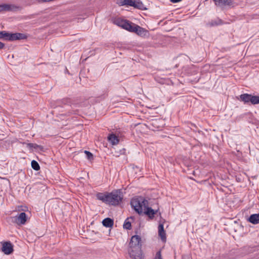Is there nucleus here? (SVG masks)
<instances>
[{
	"label": "nucleus",
	"instance_id": "1",
	"mask_svg": "<svg viewBox=\"0 0 259 259\" xmlns=\"http://www.w3.org/2000/svg\"><path fill=\"white\" fill-rule=\"evenodd\" d=\"M131 205L139 214H144L150 220L153 219L155 214L158 212V210H155L149 207L148 200L143 197L133 198L131 201Z\"/></svg>",
	"mask_w": 259,
	"mask_h": 259
},
{
	"label": "nucleus",
	"instance_id": "2",
	"mask_svg": "<svg viewBox=\"0 0 259 259\" xmlns=\"http://www.w3.org/2000/svg\"><path fill=\"white\" fill-rule=\"evenodd\" d=\"M96 197L103 202L113 206L118 205L123 199V195L120 190L113 191L110 193H98Z\"/></svg>",
	"mask_w": 259,
	"mask_h": 259
},
{
	"label": "nucleus",
	"instance_id": "3",
	"mask_svg": "<svg viewBox=\"0 0 259 259\" xmlns=\"http://www.w3.org/2000/svg\"><path fill=\"white\" fill-rule=\"evenodd\" d=\"M141 241V237L139 235H134L132 237L128 250L131 257L135 259H142Z\"/></svg>",
	"mask_w": 259,
	"mask_h": 259
},
{
	"label": "nucleus",
	"instance_id": "4",
	"mask_svg": "<svg viewBox=\"0 0 259 259\" xmlns=\"http://www.w3.org/2000/svg\"><path fill=\"white\" fill-rule=\"evenodd\" d=\"M27 35L22 33H11L6 31H0V39L13 41L26 39Z\"/></svg>",
	"mask_w": 259,
	"mask_h": 259
},
{
	"label": "nucleus",
	"instance_id": "5",
	"mask_svg": "<svg viewBox=\"0 0 259 259\" xmlns=\"http://www.w3.org/2000/svg\"><path fill=\"white\" fill-rule=\"evenodd\" d=\"M116 4L120 6H129L141 10L147 9L144 5L138 0H116Z\"/></svg>",
	"mask_w": 259,
	"mask_h": 259
},
{
	"label": "nucleus",
	"instance_id": "6",
	"mask_svg": "<svg viewBox=\"0 0 259 259\" xmlns=\"http://www.w3.org/2000/svg\"><path fill=\"white\" fill-rule=\"evenodd\" d=\"M113 22L115 25L121 27L123 29H124L127 31H129L130 29H131V25L132 22L128 20L122 19L120 18H114L113 20Z\"/></svg>",
	"mask_w": 259,
	"mask_h": 259
},
{
	"label": "nucleus",
	"instance_id": "7",
	"mask_svg": "<svg viewBox=\"0 0 259 259\" xmlns=\"http://www.w3.org/2000/svg\"><path fill=\"white\" fill-rule=\"evenodd\" d=\"M128 31L131 32H135L138 35L141 36H146L148 33V31L145 29L133 23H132L131 25V29H130Z\"/></svg>",
	"mask_w": 259,
	"mask_h": 259
},
{
	"label": "nucleus",
	"instance_id": "8",
	"mask_svg": "<svg viewBox=\"0 0 259 259\" xmlns=\"http://www.w3.org/2000/svg\"><path fill=\"white\" fill-rule=\"evenodd\" d=\"M11 219L12 222L19 225H24L27 221V216L25 212H22L15 217H12Z\"/></svg>",
	"mask_w": 259,
	"mask_h": 259
},
{
	"label": "nucleus",
	"instance_id": "9",
	"mask_svg": "<svg viewBox=\"0 0 259 259\" xmlns=\"http://www.w3.org/2000/svg\"><path fill=\"white\" fill-rule=\"evenodd\" d=\"M2 244V251L5 254L8 255L13 253L14 251L13 245L10 241L4 242Z\"/></svg>",
	"mask_w": 259,
	"mask_h": 259
},
{
	"label": "nucleus",
	"instance_id": "10",
	"mask_svg": "<svg viewBox=\"0 0 259 259\" xmlns=\"http://www.w3.org/2000/svg\"><path fill=\"white\" fill-rule=\"evenodd\" d=\"M215 5L218 7L224 8L226 6H230L233 3L234 0H213Z\"/></svg>",
	"mask_w": 259,
	"mask_h": 259
},
{
	"label": "nucleus",
	"instance_id": "11",
	"mask_svg": "<svg viewBox=\"0 0 259 259\" xmlns=\"http://www.w3.org/2000/svg\"><path fill=\"white\" fill-rule=\"evenodd\" d=\"M17 7L13 5L2 4L0 5V12L13 11Z\"/></svg>",
	"mask_w": 259,
	"mask_h": 259
},
{
	"label": "nucleus",
	"instance_id": "12",
	"mask_svg": "<svg viewBox=\"0 0 259 259\" xmlns=\"http://www.w3.org/2000/svg\"><path fill=\"white\" fill-rule=\"evenodd\" d=\"M107 139L109 142L113 145H117L119 142L118 137L113 133L109 134Z\"/></svg>",
	"mask_w": 259,
	"mask_h": 259
},
{
	"label": "nucleus",
	"instance_id": "13",
	"mask_svg": "<svg viewBox=\"0 0 259 259\" xmlns=\"http://www.w3.org/2000/svg\"><path fill=\"white\" fill-rule=\"evenodd\" d=\"M248 221L253 224H259V213L252 214L247 219Z\"/></svg>",
	"mask_w": 259,
	"mask_h": 259
},
{
	"label": "nucleus",
	"instance_id": "14",
	"mask_svg": "<svg viewBox=\"0 0 259 259\" xmlns=\"http://www.w3.org/2000/svg\"><path fill=\"white\" fill-rule=\"evenodd\" d=\"M158 235L162 241L166 240V234L162 224H160L158 226Z\"/></svg>",
	"mask_w": 259,
	"mask_h": 259
},
{
	"label": "nucleus",
	"instance_id": "15",
	"mask_svg": "<svg viewBox=\"0 0 259 259\" xmlns=\"http://www.w3.org/2000/svg\"><path fill=\"white\" fill-rule=\"evenodd\" d=\"M223 21L222 20L217 18L215 19L211 20L210 21L207 23V25L210 27H213L223 24Z\"/></svg>",
	"mask_w": 259,
	"mask_h": 259
},
{
	"label": "nucleus",
	"instance_id": "16",
	"mask_svg": "<svg viewBox=\"0 0 259 259\" xmlns=\"http://www.w3.org/2000/svg\"><path fill=\"white\" fill-rule=\"evenodd\" d=\"M103 225L107 228H110L113 226V220L109 218H107L104 219L102 221Z\"/></svg>",
	"mask_w": 259,
	"mask_h": 259
},
{
	"label": "nucleus",
	"instance_id": "17",
	"mask_svg": "<svg viewBox=\"0 0 259 259\" xmlns=\"http://www.w3.org/2000/svg\"><path fill=\"white\" fill-rule=\"evenodd\" d=\"M251 94H243L240 96V100L243 102L245 104L250 102Z\"/></svg>",
	"mask_w": 259,
	"mask_h": 259
},
{
	"label": "nucleus",
	"instance_id": "18",
	"mask_svg": "<svg viewBox=\"0 0 259 259\" xmlns=\"http://www.w3.org/2000/svg\"><path fill=\"white\" fill-rule=\"evenodd\" d=\"M27 147L30 149H39L40 150H43V147L40 145H38L35 143H28L27 144Z\"/></svg>",
	"mask_w": 259,
	"mask_h": 259
},
{
	"label": "nucleus",
	"instance_id": "19",
	"mask_svg": "<svg viewBox=\"0 0 259 259\" xmlns=\"http://www.w3.org/2000/svg\"><path fill=\"white\" fill-rule=\"evenodd\" d=\"M250 102L253 105L259 104V96L251 95Z\"/></svg>",
	"mask_w": 259,
	"mask_h": 259
},
{
	"label": "nucleus",
	"instance_id": "20",
	"mask_svg": "<svg viewBox=\"0 0 259 259\" xmlns=\"http://www.w3.org/2000/svg\"><path fill=\"white\" fill-rule=\"evenodd\" d=\"M31 164L32 168L34 170H38L40 169L39 165L38 163L36 161H35L34 160H32L31 161Z\"/></svg>",
	"mask_w": 259,
	"mask_h": 259
},
{
	"label": "nucleus",
	"instance_id": "21",
	"mask_svg": "<svg viewBox=\"0 0 259 259\" xmlns=\"http://www.w3.org/2000/svg\"><path fill=\"white\" fill-rule=\"evenodd\" d=\"M128 218L126 219L123 224V228L127 230H131L132 228L131 223L128 221Z\"/></svg>",
	"mask_w": 259,
	"mask_h": 259
},
{
	"label": "nucleus",
	"instance_id": "22",
	"mask_svg": "<svg viewBox=\"0 0 259 259\" xmlns=\"http://www.w3.org/2000/svg\"><path fill=\"white\" fill-rule=\"evenodd\" d=\"M84 152L85 154L89 160H91L93 159V155L91 152L87 150H85Z\"/></svg>",
	"mask_w": 259,
	"mask_h": 259
},
{
	"label": "nucleus",
	"instance_id": "23",
	"mask_svg": "<svg viewBox=\"0 0 259 259\" xmlns=\"http://www.w3.org/2000/svg\"><path fill=\"white\" fill-rule=\"evenodd\" d=\"M61 104L66 105V104H69L70 103V99H64L62 101H61Z\"/></svg>",
	"mask_w": 259,
	"mask_h": 259
},
{
	"label": "nucleus",
	"instance_id": "24",
	"mask_svg": "<svg viewBox=\"0 0 259 259\" xmlns=\"http://www.w3.org/2000/svg\"><path fill=\"white\" fill-rule=\"evenodd\" d=\"M156 259H162L161 258V252L160 251H158L156 254Z\"/></svg>",
	"mask_w": 259,
	"mask_h": 259
},
{
	"label": "nucleus",
	"instance_id": "25",
	"mask_svg": "<svg viewBox=\"0 0 259 259\" xmlns=\"http://www.w3.org/2000/svg\"><path fill=\"white\" fill-rule=\"evenodd\" d=\"M5 47V44L0 41V50L3 49Z\"/></svg>",
	"mask_w": 259,
	"mask_h": 259
},
{
	"label": "nucleus",
	"instance_id": "26",
	"mask_svg": "<svg viewBox=\"0 0 259 259\" xmlns=\"http://www.w3.org/2000/svg\"><path fill=\"white\" fill-rule=\"evenodd\" d=\"M182 0H170V1L173 3H179L181 1H182Z\"/></svg>",
	"mask_w": 259,
	"mask_h": 259
}]
</instances>
